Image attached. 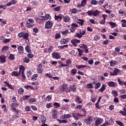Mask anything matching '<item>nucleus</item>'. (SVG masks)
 Listing matches in <instances>:
<instances>
[{
	"instance_id": "obj_5",
	"label": "nucleus",
	"mask_w": 126,
	"mask_h": 126,
	"mask_svg": "<svg viewBox=\"0 0 126 126\" xmlns=\"http://www.w3.org/2000/svg\"><path fill=\"white\" fill-rule=\"evenodd\" d=\"M92 120H93L92 116H89L85 120V123L87 125H90L92 123Z\"/></svg>"
},
{
	"instance_id": "obj_62",
	"label": "nucleus",
	"mask_w": 126,
	"mask_h": 126,
	"mask_svg": "<svg viewBox=\"0 0 126 126\" xmlns=\"http://www.w3.org/2000/svg\"><path fill=\"white\" fill-rule=\"evenodd\" d=\"M107 125H109L108 121H106L103 124L101 125L100 126H106Z\"/></svg>"
},
{
	"instance_id": "obj_41",
	"label": "nucleus",
	"mask_w": 126,
	"mask_h": 126,
	"mask_svg": "<svg viewBox=\"0 0 126 126\" xmlns=\"http://www.w3.org/2000/svg\"><path fill=\"white\" fill-rule=\"evenodd\" d=\"M29 62H30V59H29V58H28L27 57L24 58V63H29Z\"/></svg>"
},
{
	"instance_id": "obj_16",
	"label": "nucleus",
	"mask_w": 126,
	"mask_h": 126,
	"mask_svg": "<svg viewBox=\"0 0 126 126\" xmlns=\"http://www.w3.org/2000/svg\"><path fill=\"white\" fill-rule=\"evenodd\" d=\"M107 84L109 87H115V86H117V84L113 81L107 82Z\"/></svg>"
},
{
	"instance_id": "obj_3",
	"label": "nucleus",
	"mask_w": 126,
	"mask_h": 126,
	"mask_svg": "<svg viewBox=\"0 0 126 126\" xmlns=\"http://www.w3.org/2000/svg\"><path fill=\"white\" fill-rule=\"evenodd\" d=\"M67 89H68L67 85L65 84H63L60 86V91L61 92H64L65 91H66Z\"/></svg>"
},
{
	"instance_id": "obj_1",
	"label": "nucleus",
	"mask_w": 126,
	"mask_h": 126,
	"mask_svg": "<svg viewBox=\"0 0 126 126\" xmlns=\"http://www.w3.org/2000/svg\"><path fill=\"white\" fill-rule=\"evenodd\" d=\"M18 36L19 38H23L24 40H26V42L27 43L29 42V39H28V37H29V33L27 32H21L18 33Z\"/></svg>"
},
{
	"instance_id": "obj_42",
	"label": "nucleus",
	"mask_w": 126,
	"mask_h": 126,
	"mask_svg": "<svg viewBox=\"0 0 126 126\" xmlns=\"http://www.w3.org/2000/svg\"><path fill=\"white\" fill-rule=\"evenodd\" d=\"M116 124H117V125H119V126H125L124 124H123V123L122 122H120L119 121H116Z\"/></svg>"
},
{
	"instance_id": "obj_13",
	"label": "nucleus",
	"mask_w": 126,
	"mask_h": 126,
	"mask_svg": "<svg viewBox=\"0 0 126 126\" xmlns=\"http://www.w3.org/2000/svg\"><path fill=\"white\" fill-rule=\"evenodd\" d=\"M18 50L19 54H21V55H22L23 53H24V48L22 46H19L18 47Z\"/></svg>"
},
{
	"instance_id": "obj_36",
	"label": "nucleus",
	"mask_w": 126,
	"mask_h": 126,
	"mask_svg": "<svg viewBox=\"0 0 126 126\" xmlns=\"http://www.w3.org/2000/svg\"><path fill=\"white\" fill-rule=\"evenodd\" d=\"M69 32H68V30H66L65 31L62 32V34L63 35H64V36H66L67 34H68Z\"/></svg>"
},
{
	"instance_id": "obj_57",
	"label": "nucleus",
	"mask_w": 126,
	"mask_h": 126,
	"mask_svg": "<svg viewBox=\"0 0 126 126\" xmlns=\"http://www.w3.org/2000/svg\"><path fill=\"white\" fill-rule=\"evenodd\" d=\"M56 39H59V38H61V34L57 33L55 35Z\"/></svg>"
},
{
	"instance_id": "obj_26",
	"label": "nucleus",
	"mask_w": 126,
	"mask_h": 126,
	"mask_svg": "<svg viewBox=\"0 0 126 126\" xmlns=\"http://www.w3.org/2000/svg\"><path fill=\"white\" fill-rule=\"evenodd\" d=\"M100 13V11H98V10H95L94 11H93V15L94 16H97V15H99V14Z\"/></svg>"
},
{
	"instance_id": "obj_2",
	"label": "nucleus",
	"mask_w": 126,
	"mask_h": 126,
	"mask_svg": "<svg viewBox=\"0 0 126 126\" xmlns=\"http://www.w3.org/2000/svg\"><path fill=\"white\" fill-rule=\"evenodd\" d=\"M43 12L39 13V19L41 20V21H43L44 20H48V19H51V16L49 14H45V16L43 15Z\"/></svg>"
},
{
	"instance_id": "obj_63",
	"label": "nucleus",
	"mask_w": 126,
	"mask_h": 126,
	"mask_svg": "<svg viewBox=\"0 0 126 126\" xmlns=\"http://www.w3.org/2000/svg\"><path fill=\"white\" fill-rule=\"evenodd\" d=\"M88 63H89V64H92L94 63L93 60L91 59L90 60H89L88 61Z\"/></svg>"
},
{
	"instance_id": "obj_55",
	"label": "nucleus",
	"mask_w": 126,
	"mask_h": 126,
	"mask_svg": "<svg viewBox=\"0 0 126 126\" xmlns=\"http://www.w3.org/2000/svg\"><path fill=\"white\" fill-rule=\"evenodd\" d=\"M26 111H27V112H30L31 111V108L29 106H27L25 108Z\"/></svg>"
},
{
	"instance_id": "obj_30",
	"label": "nucleus",
	"mask_w": 126,
	"mask_h": 126,
	"mask_svg": "<svg viewBox=\"0 0 126 126\" xmlns=\"http://www.w3.org/2000/svg\"><path fill=\"white\" fill-rule=\"evenodd\" d=\"M4 84H5V85H6V86H7V87H8V88H9V89H12V86H11V85L9 84V83H8V82L5 81L4 82Z\"/></svg>"
},
{
	"instance_id": "obj_11",
	"label": "nucleus",
	"mask_w": 126,
	"mask_h": 126,
	"mask_svg": "<svg viewBox=\"0 0 126 126\" xmlns=\"http://www.w3.org/2000/svg\"><path fill=\"white\" fill-rule=\"evenodd\" d=\"M119 71H120V70L117 68H115L113 72H110V74L111 75L115 76V75H117L119 74Z\"/></svg>"
},
{
	"instance_id": "obj_28",
	"label": "nucleus",
	"mask_w": 126,
	"mask_h": 126,
	"mask_svg": "<svg viewBox=\"0 0 126 126\" xmlns=\"http://www.w3.org/2000/svg\"><path fill=\"white\" fill-rule=\"evenodd\" d=\"M101 87V83H96L94 85L95 89H98V88H100Z\"/></svg>"
},
{
	"instance_id": "obj_46",
	"label": "nucleus",
	"mask_w": 126,
	"mask_h": 126,
	"mask_svg": "<svg viewBox=\"0 0 126 126\" xmlns=\"http://www.w3.org/2000/svg\"><path fill=\"white\" fill-rule=\"evenodd\" d=\"M121 22H122L123 27H126V21L125 20H122Z\"/></svg>"
},
{
	"instance_id": "obj_21",
	"label": "nucleus",
	"mask_w": 126,
	"mask_h": 126,
	"mask_svg": "<svg viewBox=\"0 0 126 126\" xmlns=\"http://www.w3.org/2000/svg\"><path fill=\"white\" fill-rule=\"evenodd\" d=\"M105 90H106V86H105V85L102 84L101 88L98 90V91H100L102 93L104 92V91H105Z\"/></svg>"
},
{
	"instance_id": "obj_45",
	"label": "nucleus",
	"mask_w": 126,
	"mask_h": 126,
	"mask_svg": "<svg viewBox=\"0 0 126 126\" xmlns=\"http://www.w3.org/2000/svg\"><path fill=\"white\" fill-rule=\"evenodd\" d=\"M37 77H38L37 74H34L33 75L32 78V80L33 81L36 80L37 79Z\"/></svg>"
},
{
	"instance_id": "obj_44",
	"label": "nucleus",
	"mask_w": 126,
	"mask_h": 126,
	"mask_svg": "<svg viewBox=\"0 0 126 126\" xmlns=\"http://www.w3.org/2000/svg\"><path fill=\"white\" fill-rule=\"evenodd\" d=\"M31 95H24L23 97V100H24V101L28 100L29 98H30Z\"/></svg>"
},
{
	"instance_id": "obj_25",
	"label": "nucleus",
	"mask_w": 126,
	"mask_h": 126,
	"mask_svg": "<svg viewBox=\"0 0 126 126\" xmlns=\"http://www.w3.org/2000/svg\"><path fill=\"white\" fill-rule=\"evenodd\" d=\"M14 59H15V57H14V55L12 54H11L9 55L8 57V60H9L10 61H13Z\"/></svg>"
},
{
	"instance_id": "obj_32",
	"label": "nucleus",
	"mask_w": 126,
	"mask_h": 126,
	"mask_svg": "<svg viewBox=\"0 0 126 126\" xmlns=\"http://www.w3.org/2000/svg\"><path fill=\"white\" fill-rule=\"evenodd\" d=\"M58 121L60 124H66V123H67L66 119H62V120H59Z\"/></svg>"
},
{
	"instance_id": "obj_14",
	"label": "nucleus",
	"mask_w": 126,
	"mask_h": 126,
	"mask_svg": "<svg viewBox=\"0 0 126 126\" xmlns=\"http://www.w3.org/2000/svg\"><path fill=\"white\" fill-rule=\"evenodd\" d=\"M52 112V118L54 119V120H56V119H57V118L58 111L56 110H53Z\"/></svg>"
},
{
	"instance_id": "obj_10",
	"label": "nucleus",
	"mask_w": 126,
	"mask_h": 126,
	"mask_svg": "<svg viewBox=\"0 0 126 126\" xmlns=\"http://www.w3.org/2000/svg\"><path fill=\"white\" fill-rule=\"evenodd\" d=\"M102 122H103V119H100V118H98L95 121L94 126H98L99 125H101V123H102Z\"/></svg>"
},
{
	"instance_id": "obj_8",
	"label": "nucleus",
	"mask_w": 126,
	"mask_h": 126,
	"mask_svg": "<svg viewBox=\"0 0 126 126\" xmlns=\"http://www.w3.org/2000/svg\"><path fill=\"white\" fill-rule=\"evenodd\" d=\"M71 43L74 46L76 47L77 46V44H79L80 43V40L78 39H72L71 40Z\"/></svg>"
},
{
	"instance_id": "obj_59",
	"label": "nucleus",
	"mask_w": 126,
	"mask_h": 126,
	"mask_svg": "<svg viewBox=\"0 0 126 126\" xmlns=\"http://www.w3.org/2000/svg\"><path fill=\"white\" fill-rule=\"evenodd\" d=\"M76 69H73L71 70V73H72V74H75L76 73Z\"/></svg>"
},
{
	"instance_id": "obj_19",
	"label": "nucleus",
	"mask_w": 126,
	"mask_h": 126,
	"mask_svg": "<svg viewBox=\"0 0 126 126\" xmlns=\"http://www.w3.org/2000/svg\"><path fill=\"white\" fill-rule=\"evenodd\" d=\"M20 75V69H19V72L14 71L12 73V75L13 76H19Z\"/></svg>"
},
{
	"instance_id": "obj_20",
	"label": "nucleus",
	"mask_w": 126,
	"mask_h": 126,
	"mask_svg": "<svg viewBox=\"0 0 126 126\" xmlns=\"http://www.w3.org/2000/svg\"><path fill=\"white\" fill-rule=\"evenodd\" d=\"M37 71L39 73H41L43 71V66H42V64H39L37 67Z\"/></svg>"
},
{
	"instance_id": "obj_22",
	"label": "nucleus",
	"mask_w": 126,
	"mask_h": 126,
	"mask_svg": "<svg viewBox=\"0 0 126 126\" xmlns=\"http://www.w3.org/2000/svg\"><path fill=\"white\" fill-rule=\"evenodd\" d=\"M5 62V57L4 56H1L0 57V63H4Z\"/></svg>"
},
{
	"instance_id": "obj_23",
	"label": "nucleus",
	"mask_w": 126,
	"mask_h": 126,
	"mask_svg": "<svg viewBox=\"0 0 126 126\" xmlns=\"http://www.w3.org/2000/svg\"><path fill=\"white\" fill-rule=\"evenodd\" d=\"M110 64V66H115V65H117V61H111L109 62Z\"/></svg>"
},
{
	"instance_id": "obj_7",
	"label": "nucleus",
	"mask_w": 126,
	"mask_h": 126,
	"mask_svg": "<svg viewBox=\"0 0 126 126\" xmlns=\"http://www.w3.org/2000/svg\"><path fill=\"white\" fill-rule=\"evenodd\" d=\"M70 41V39L69 38H63L61 41H60V43L61 44V45H64V44H67V43L69 42V41Z\"/></svg>"
},
{
	"instance_id": "obj_27",
	"label": "nucleus",
	"mask_w": 126,
	"mask_h": 126,
	"mask_svg": "<svg viewBox=\"0 0 126 126\" xmlns=\"http://www.w3.org/2000/svg\"><path fill=\"white\" fill-rule=\"evenodd\" d=\"M77 23L80 24V25L82 26V25H83V23H84V20L78 19V21H77Z\"/></svg>"
},
{
	"instance_id": "obj_17",
	"label": "nucleus",
	"mask_w": 126,
	"mask_h": 126,
	"mask_svg": "<svg viewBox=\"0 0 126 126\" xmlns=\"http://www.w3.org/2000/svg\"><path fill=\"white\" fill-rule=\"evenodd\" d=\"M53 57L55 58V59H57V60H59V59H61L60 57V54L58 52H54L52 54Z\"/></svg>"
},
{
	"instance_id": "obj_12",
	"label": "nucleus",
	"mask_w": 126,
	"mask_h": 126,
	"mask_svg": "<svg viewBox=\"0 0 126 126\" xmlns=\"http://www.w3.org/2000/svg\"><path fill=\"white\" fill-rule=\"evenodd\" d=\"M72 115H73V117H74L75 120H78V119H79V118L81 116H83V115H80L78 113H76L75 111L73 112Z\"/></svg>"
},
{
	"instance_id": "obj_54",
	"label": "nucleus",
	"mask_w": 126,
	"mask_h": 126,
	"mask_svg": "<svg viewBox=\"0 0 126 126\" xmlns=\"http://www.w3.org/2000/svg\"><path fill=\"white\" fill-rule=\"evenodd\" d=\"M113 101L114 103H119V102H120V100H119V98H118L117 97L114 98Z\"/></svg>"
},
{
	"instance_id": "obj_58",
	"label": "nucleus",
	"mask_w": 126,
	"mask_h": 126,
	"mask_svg": "<svg viewBox=\"0 0 126 126\" xmlns=\"http://www.w3.org/2000/svg\"><path fill=\"white\" fill-rule=\"evenodd\" d=\"M66 63L67 64H70L71 63V60L68 59L66 60Z\"/></svg>"
},
{
	"instance_id": "obj_34",
	"label": "nucleus",
	"mask_w": 126,
	"mask_h": 126,
	"mask_svg": "<svg viewBox=\"0 0 126 126\" xmlns=\"http://www.w3.org/2000/svg\"><path fill=\"white\" fill-rule=\"evenodd\" d=\"M18 94H19L20 95H21V94H23V93H24V90H23V89H19L18 90Z\"/></svg>"
},
{
	"instance_id": "obj_9",
	"label": "nucleus",
	"mask_w": 126,
	"mask_h": 126,
	"mask_svg": "<svg viewBox=\"0 0 126 126\" xmlns=\"http://www.w3.org/2000/svg\"><path fill=\"white\" fill-rule=\"evenodd\" d=\"M71 118V115L70 114H64L60 117L61 120H67Z\"/></svg>"
},
{
	"instance_id": "obj_15",
	"label": "nucleus",
	"mask_w": 126,
	"mask_h": 126,
	"mask_svg": "<svg viewBox=\"0 0 126 126\" xmlns=\"http://www.w3.org/2000/svg\"><path fill=\"white\" fill-rule=\"evenodd\" d=\"M86 2H87L86 0H82L80 4L77 5V7H78L79 8H80L82 7V6H85V4H86Z\"/></svg>"
},
{
	"instance_id": "obj_48",
	"label": "nucleus",
	"mask_w": 126,
	"mask_h": 126,
	"mask_svg": "<svg viewBox=\"0 0 126 126\" xmlns=\"http://www.w3.org/2000/svg\"><path fill=\"white\" fill-rule=\"evenodd\" d=\"M91 3H92V4L95 5L98 3V1L97 0H92L91 1Z\"/></svg>"
},
{
	"instance_id": "obj_53",
	"label": "nucleus",
	"mask_w": 126,
	"mask_h": 126,
	"mask_svg": "<svg viewBox=\"0 0 126 126\" xmlns=\"http://www.w3.org/2000/svg\"><path fill=\"white\" fill-rule=\"evenodd\" d=\"M75 36L77 37V38H82V35L80 34L79 33H76Z\"/></svg>"
},
{
	"instance_id": "obj_39",
	"label": "nucleus",
	"mask_w": 126,
	"mask_h": 126,
	"mask_svg": "<svg viewBox=\"0 0 126 126\" xmlns=\"http://www.w3.org/2000/svg\"><path fill=\"white\" fill-rule=\"evenodd\" d=\"M119 13H120V14H122V15H126V12L124 11V10H120L119 11Z\"/></svg>"
},
{
	"instance_id": "obj_24",
	"label": "nucleus",
	"mask_w": 126,
	"mask_h": 126,
	"mask_svg": "<svg viewBox=\"0 0 126 126\" xmlns=\"http://www.w3.org/2000/svg\"><path fill=\"white\" fill-rule=\"evenodd\" d=\"M33 27V25L31 24V23H30L28 22V21H27V23L26 24V27H28V28H31V27Z\"/></svg>"
},
{
	"instance_id": "obj_60",
	"label": "nucleus",
	"mask_w": 126,
	"mask_h": 126,
	"mask_svg": "<svg viewBox=\"0 0 126 126\" xmlns=\"http://www.w3.org/2000/svg\"><path fill=\"white\" fill-rule=\"evenodd\" d=\"M94 40H95V41H98V40L100 39V37L98 36L97 35H95L94 37Z\"/></svg>"
},
{
	"instance_id": "obj_4",
	"label": "nucleus",
	"mask_w": 126,
	"mask_h": 126,
	"mask_svg": "<svg viewBox=\"0 0 126 126\" xmlns=\"http://www.w3.org/2000/svg\"><path fill=\"white\" fill-rule=\"evenodd\" d=\"M19 69H20V74L21 73V71H22V77L23 79H25L26 77H25V75H24V71H25V68H24V66H21L19 67Z\"/></svg>"
},
{
	"instance_id": "obj_6",
	"label": "nucleus",
	"mask_w": 126,
	"mask_h": 126,
	"mask_svg": "<svg viewBox=\"0 0 126 126\" xmlns=\"http://www.w3.org/2000/svg\"><path fill=\"white\" fill-rule=\"evenodd\" d=\"M45 27L46 29H51L53 27V23L50 21H48L45 23Z\"/></svg>"
},
{
	"instance_id": "obj_47",
	"label": "nucleus",
	"mask_w": 126,
	"mask_h": 126,
	"mask_svg": "<svg viewBox=\"0 0 126 126\" xmlns=\"http://www.w3.org/2000/svg\"><path fill=\"white\" fill-rule=\"evenodd\" d=\"M64 22H67L69 20V18L68 16H65L63 18Z\"/></svg>"
},
{
	"instance_id": "obj_33",
	"label": "nucleus",
	"mask_w": 126,
	"mask_h": 126,
	"mask_svg": "<svg viewBox=\"0 0 126 126\" xmlns=\"http://www.w3.org/2000/svg\"><path fill=\"white\" fill-rule=\"evenodd\" d=\"M70 89L71 91H72V92H75L76 91V87L75 86H71Z\"/></svg>"
},
{
	"instance_id": "obj_50",
	"label": "nucleus",
	"mask_w": 126,
	"mask_h": 126,
	"mask_svg": "<svg viewBox=\"0 0 126 126\" xmlns=\"http://www.w3.org/2000/svg\"><path fill=\"white\" fill-rule=\"evenodd\" d=\"M54 106H55V107H57L58 108H60V107H61V105L60 104V103L57 102H55L54 103Z\"/></svg>"
},
{
	"instance_id": "obj_38",
	"label": "nucleus",
	"mask_w": 126,
	"mask_h": 126,
	"mask_svg": "<svg viewBox=\"0 0 126 126\" xmlns=\"http://www.w3.org/2000/svg\"><path fill=\"white\" fill-rule=\"evenodd\" d=\"M25 50L28 53H31L32 52V51L30 50V47H29V46H26Z\"/></svg>"
},
{
	"instance_id": "obj_18",
	"label": "nucleus",
	"mask_w": 126,
	"mask_h": 126,
	"mask_svg": "<svg viewBox=\"0 0 126 126\" xmlns=\"http://www.w3.org/2000/svg\"><path fill=\"white\" fill-rule=\"evenodd\" d=\"M75 102L78 103V104H81V103H82V100H81V98H80L79 96L76 95V99H75Z\"/></svg>"
},
{
	"instance_id": "obj_31",
	"label": "nucleus",
	"mask_w": 126,
	"mask_h": 126,
	"mask_svg": "<svg viewBox=\"0 0 126 126\" xmlns=\"http://www.w3.org/2000/svg\"><path fill=\"white\" fill-rule=\"evenodd\" d=\"M8 50V46H4L2 49H1V51L2 53L3 52H6V51Z\"/></svg>"
},
{
	"instance_id": "obj_52",
	"label": "nucleus",
	"mask_w": 126,
	"mask_h": 126,
	"mask_svg": "<svg viewBox=\"0 0 126 126\" xmlns=\"http://www.w3.org/2000/svg\"><path fill=\"white\" fill-rule=\"evenodd\" d=\"M93 11L94 10H93L88 11L87 12V14H88V15H92V14H93Z\"/></svg>"
},
{
	"instance_id": "obj_64",
	"label": "nucleus",
	"mask_w": 126,
	"mask_h": 126,
	"mask_svg": "<svg viewBox=\"0 0 126 126\" xmlns=\"http://www.w3.org/2000/svg\"><path fill=\"white\" fill-rule=\"evenodd\" d=\"M121 99H126V94H123L121 96Z\"/></svg>"
},
{
	"instance_id": "obj_43",
	"label": "nucleus",
	"mask_w": 126,
	"mask_h": 126,
	"mask_svg": "<svg viewBox=\"0 0 126 126\" xmlns=\"http://www.w3.org/2000/svg\"><path fill=\"white\" fill-rule=\"evenodd\" d=\"M115 51L116 52H117V53H119V54H120V55H123L124 53L123 52H120V51H121V50L120 49H119L118 48L116 47L115 48Z\"/></svg>"
},
{
	"instance_id": "obj_61",
	"label": "nucleus",
	"mask_w": 126,
	"mask_h": 126,
	"mask_svg": "<svg viewBox=\"0 0 126 126\" xmlns=\"http://www.w3.org/2000/svg\"><path fill=\"white\" fill-rule=\"evenodd\" d=\"M92 84H89L87 85V88L89 89V88H92Z\"/></svg>"
},
{
	"instance_id": "obj_56",
	"label": "nucleus",
	"mask_w": 126,
	"mask_h": 126,
	"mask_svg": "<svg viewBox=\"0 0 126 126\" xmlns=\"http://www.w3.org/2000/svg\"><path fill=\"white\" fill-rule=\"evenodd\" d=\"M118 81L120 85H123V84H124V82L121 81V79H120V78L118 79Z\"/></svg>"
},
{
	"instance_id": "obj_35",
	"label": "nucleus",
	"mask_w": 126,
	"mask_h": 126,
	"mask_svg": "<svg viewBox=\"0 0 126 126\" xmlns=\"http://www.w3.org/2000/svg\"><path fill=\"white\" fill-rule=\"evenodd\" d=\"M70 12H71V13H73L74 14H75V13L77 12V10H76V9L75 8H73L70 10Z\"/></svg>"
},
{
	"instance_id": "obj_51",
	"label": "nucleus",
	"mask_w": 126,
	"mask_h": 126,
	"mask_svg": "<svg viewBox=\"0 0 126 126\" xmlns=\"http://www.w3.org/2000/svg\"><path fill=\"white\" fill-rule=\"evenodd\" d=\"M36 102V99L35 98L30 99V103H35Z\"/></svg>"
},
{
	"instance_id": "obj_49",
	"label": "nucleus",
	"mask_w": 126,
	"mask_h": 126,
	"mask_svg": "<svg viewBox=\"0 0 126 126\" xmlns=\"http://www.w3.org/2000/svg\"><path fill=\"white\" fill-rule=\"evenodd\" d=\"M46 123V120L45 119H43L42 121V125H41L42 126H48V125L47 124H45Z\"/></svg>"
},
{
	"instance_id": "obj_29",
	"label": "nucleus",
	"mask_w": 126,
	"mask_h": 126,
	"mask_svg": "<svg viewBox=\"0 0 126 126\" xmlns=\"http://www.w3.org/2000/svg\"><path fill=\"white\" fill-rule=\"evenodd\" d=\"M77 67L79 69H80V68H83V67H89V68H90V66H86L85 65H77Z\"/></svg>"
},
{
	"instance_id": "obj_40",
	"label": "nucleus",
	"mask_w": 126,
	"mask_h": 126,
	"mask_svg": "<svg viewBox=\"0 0 126 126\" xmlns=\"http://www.w3.org/2000/svg\"><path fill=\"white\" fill-rule=\"evenodd\" d=\"M112 94H113L114 97H117L118 96V92L116 91H112Z\"/></svg>"
},
{
	"instance_id": "obj_37",
	"label": "nucleus",
	"mask_w": 126,
	"mask_h": 126,
	"mask_svg": "<svg viewBox=\"0 0 126 126\" xmlns=\"http://www.w3.org/2000/svg\"><path fill=\"white\" fill-rule=\"evenodd\" d=\"M55 20H58V19L62 20V19L63 18L62 17V15L60 14V15H59L58 16H57V15H55Z\"/></svg>"
}]
</instances>
